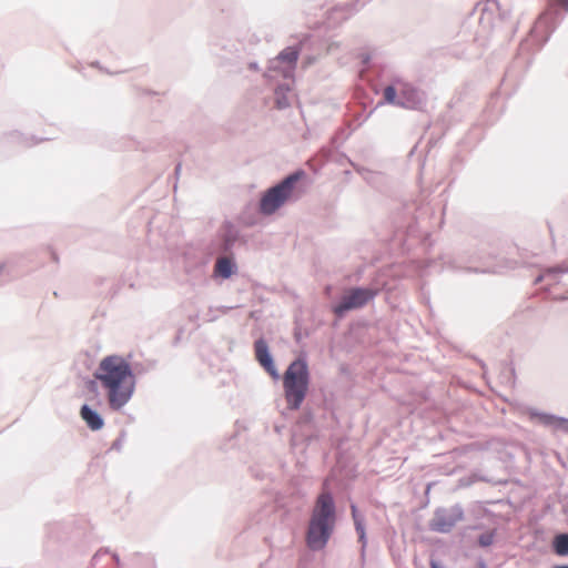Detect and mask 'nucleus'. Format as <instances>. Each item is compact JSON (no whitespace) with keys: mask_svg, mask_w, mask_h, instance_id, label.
I'll use <instances>...</instances> for the list:
<instances>
[{"mask_svg":"<svg viewBox=\"0 0 568 568\" xmlns=\"http://www.w3.org/2000/svg\"><path fill=\"white\" fill-rule=\"evenodd\" d=\"M493 542H494V534H493V532L481 534V535L478 537V544H479L481 547H488V546H490Z\"/></svg>","mask_w":568,"mask_h":568,"instance_id":"5701e85b","label":"nucleus"},{"mask_svg":"<svg viewBox=\"0 0 568 568\" xmlns=\"http://www.w3.org/2000/svg\"><path fill=\"white\" fill-rule=\"evenodd\" d=\"M7 138L9 141L17 142L18 144L26 145V146L34 144V142H29V139H27L20 132H17V131L9 133L7 135ZM36 143H38V141H36Z\"/></svg>","mask_w":568,"mask_h":568,"instance_id":"4be33fe9","label":"nucleus"},{"mask_svg":"<svg viewBox=\"0 0 568 568\" xmlns=\"http://www.w3.org/2000/svg\"><path fill=\"white\" fill-rule=\"evenodd\" d=\"M384 103L417 110L425 103V93L412 83L395 78L389 85L384 88L383 101L379 104Z\"/></svg>","mask_w":568,"mask_h":568,"instance_id":"20e7f679","label":"nucleus"},{"mask_svg":"<svg viewBox=\"0 0 568 568\" xmlns=\"http://www.w3.org/2000/svg\"><path fill=\"white\" fill-rule=\"evenodd\" d=\"M336 520L335 500L325 481L323 491L316 497L312 508L305 532V542L310 550L320 551L326 547L334 532Z\"/></svg>","mask_w":568,"mask_h":568,"instance_id":"f03ea898","label":"nucleus"},{"mask_svg":"<svg viewBox=\"0 0 568 568\" xmlns=\"http://www.w3.org/2000/svg\"><path fill=\"white\" fill-rule=\"evenodd\" d=\"M255 358L258 364L273 377L278 378V372L273 356L270 352L267 342L261 337L254 342Z\"/></svg>","mask_w":568,"mask_h":568,"instance_id":"9b49d317","label":"nucleus"},{"mask_svg":"<svg viewBox=\"0 0 568 568\" xmlns=\"http://www.w3.org/2000/svg\"><path fill=\"white\" fill-rule=\"evenodd\" d=\"M471 14L477 19L481 28V32L487 33L493 29L497 17H500L504 13L500 12L498 1L485 0L476 3Z\"/></svg>","mask_w":568,"mask_h":568,"instance_id":"1a4fd4ad","label":"nucleus"},{"mask_svg":"<svg viewBox=\"0 0 568 568\" xmlns=\"http://www.w3.org/2000/svg\"><path fill=\"white\" fill-rule=\"evenodd\" d=\"M552 551L559 557H568V532H559L551 541Z\"/></svg>","mask_w":568,"mask_h":568,"instance_id":"aec40b11","label":"nucleus"},{"mask_svg":"<svg viewBox=\"0 0 568 568\" xmlns=\"http://www.w3.org/2000/svg\"><path fill=\"white\" fill-rule=\"evenodd\" d=\"M7 271V262H0V277L6 273Z\"/></svg>","mask_w":568,"mask_h":568,"instance_id":"a878e982","label":"nucleus"},{"mask_svg":"<svg viewBox=\"0 0 568 568\" xmlns=\"http://www.w3.org/2000/svg\"><path fill=\"white\" fill-rule=\"evenodd\" d=\"M297 58L298 51L296 48H285L274 59L270 60L264 77L268 80H275L278 77L284 80H293Z\"/></svg>","mask_w":568,"mask_h":568,"instance_id":"423d86ee","label":"nucleus"},{"mask_svg":"<svg viewBox=\"0 0 568 568\" xmlns=\"http://www.w3.org/2000/svg\"><path fill=\"white\" fill-rule=\"evenodd\" d=\"M529 417L539 424L554 430H560L568 434V418L559 417L548 413H541L536 409H529Z\"/></svg>","mask_w":568,"mask_h":568,"instance_id":"f8f14e48","label":"nucleus"},{"mask_svg":"<svg viewBox=\"0 0 568 568\" xmlns=\"http://www.w3.org/2000/svg\"><path fill=\"white\" fill-rule=\"evenodd\" d=\"M98 381L99 379L95 378L85 381V389L94 396H98L99 394Z\"/></svg>","mask_w":568,"mask_h":568,"instance_id":"b1692460","label":"nucleus"},{"mask_svg":"<svg viewBox=\"0 0 568 568\" xmlns=\"http://www.w3.org/2000/svg\"><path fill=\"white\" fill-rule=\"evenodd\" d=\"M565 274H568V261L545 268L541 274L536 277L535 283L538 284L546 281L549 286H552L561 283V276Z\"/></svg>","mask_w":568,"mask_h":568,"instance_id":"ddd939ff","label":"nucleus"},{"mask_svg":"<svg viewBox=\"0 0 568 568\" xmlns=\"http://www.w3.org/2000/svg\"><path fill=\"white\" fill-rule=\"evenodd\" d=\"M112 558L114 559V561L119 565L120 564V558L116 554H112Z\"/></svg>","mask_w":568,"mask_h":568,"instance_id":"7c9ffc66","label":"nucleus"},{"mask_svg":"<svg viewBox=\"0 0 568 568\" xmlns=\"http://www.w3.org/2000/svg\"><path fill=\"white\" fill-rule=\"evenodd\" d=\"M430 568H444V567L439 561L430 560Z\"/></svg>","mask_w":568,"mask_h":568,"instance_id":"cd10ccee","label":"nucleus"},{"mask_svg":"<svg viewBox=\"0 0 568 568\" xmlns=\"http://www.w3.org/2000/svg\"><path fill=\"white\" fill-rule=\"evenodd\" d=\"M377 292L368 287H355L347 292L341 302L333 307L337 316H343L352 310L365 306L369 301L376 296Z\"/></svg>","mask_w":568,"mask_h":568,"instance_id":"0eeeda50","label":"nucleus"},{"mask_svg":"<svg viewBox=\"0 0 568 568\" xmlns=\"http://www.w3.org/2000/svg\"><path fill=\"white\" fill-rule=\"evenodd\" d=\"M181 170V164H178L176 168H175V172L179 173Z\"/></svg>","mask_w":568,"mask_h":568,"instance_id":"473e14b6","label":"nucleus"},{"mask_svg":"<svg viewBox=\"0 0 568 568\" xmlns=\"http://www.w3.org/2000/svg\"><path fill=\"white\" fill-rule=\"evenodd\" d=\"M237 239L239 232L232 225H227L222 234V242L220 246L221 251L223 253H229L233 248Z\"/></svg>","mask_w":568,"mask_h":568,"instance_id":"6ab92c4d","label":"nucleus"},{"mask_svg":"<svg viewBox=\"0 0 568 568\" xmlns=\"http://www.w3.org/2000/svg\"><path fill=\"white\" fill-rule=\"evenodd\" d=\"M351 510H352V517H353L354 525H355V530L358 535V541L362 544L361 557H362V559H364L365 548H366V544H367L364 517L357 511V508L355 505L351 506Z\"/></svg>","mask_w":568,"mask_h":568,"instance_id":"a211bd4d","label":"nucleus"},{"mask_svg":"<svg viewBox=\"0 0 568 568\" xmlns=\"http://www.w3.org/2000/svg\"><path fill=\"white\" fill-rule=\"evenodd\" d=\"M353 4L345 3L339 7L333 8L328 13V20L331 23H337L341 20L347 19L353 13Z\"/></svg>","mask_w":568,"mask_h":568,"instance_id":"412c9836","label":"nucleus"},{"mask_svg":"<svg viewBox=\"0 0 568 568\" xmlns=\"http://www.w3.org/2000/svg\"><path fill=\"white\" fill-rule=\"evenodd\" d=\"M556 300H566V296H555Z\"/></svg>","mask_w":568,"mask_h":568,"instance_id":"72a5a7b5","label":"nucleus"},{"mask_svg":"<svg viewBox=\"0 0 568 568\" xmlns=\"http://www.w3.org/2000/svg\"><path fill=\"white\" fill-rule=\"evenodd\" d=\"M304 174L302 170L295 171L284 178L280 183L267 189L260 200V212L264 215L275 213L291 197L296 182L300 181Z\"/></svg>","mask_w":568,"mask_h":568,"instance_id":"39448f33","label":"nucleus"},{"mask_svg":"<svg viewBox=\"0 0 568 568\" xmlns=\"http://www.w3.org/2000/svg\"><path fill=\"white\" fill-rule=\"evenodd\" d=\"M476 568H487V564L485 562V560L479 559L476 564Z\"/></svg>","mask_w":568,"mask_h":568,"instance_id":"c85d7f7f","label":"nucleus"},{"mask_svg":"<svg viewBox=\"0 0 568 568\" xmlns=\"http://www.w3.org/2000/svg\"><path fill=\"white\" fill-rule=\"evenodd\" d=\"M477 261L483 263V267L468 268L469 271H474L476 273H498L504 268L501 262L497 261L495 255L488 254L487 256L478 255Z\"/></svg>","mask_w":568,"mask_h":568,"instance_id":"dca6fc26","label":"nucleus"},{"mask_svg":"<svg viewBox=\"0 0 568 568\" xmlns=\"http://www.w3.org/2000/svg\"><path fill=\"white\" fill-rule=\"evenodd\" d=\"M108 552H109V550H108V549H101V550H99V551L93 556L92 560H93V561H97V560H98V557H99L100 555H102V554H108Z\"/></svg>","mask_w":568,"mask_h":568,"instance_id":"bb28decb","label":"nucleus"},{"mask_svg":"<svg viewBox=\"0 0 568 568\" xmlns=\"http://www.w3.org/2000/svg\"><path fill=\"white\" fill-rule=\"evenodd\" d=\"M237 271V266L232 257L221 256L216 260L214 265V276L223 280L230 278Z\"/></svg>","mask_w":568,"mask_h":568,"instance_id":"4468645a","label":"nucleus"},{"mask_svg":"<svg viewBox=\"0 0 568 568\" xmlns=\"http://www.w3.org/2000/svg\"><path fill=\"white\" fill-rule=\"evenodd\" d=\"M123 444H124V436L122 435L113 442L111 449L120 450Z\"/></svg>","mask_w":568,"mask_h":568,"instance_id":"393cba45","label":"nucleus"},{"mask_svg":"<svg viewBox=\"0 0 568 568\" xmlns=\"http://www.w3.org/2000/svg\"><path fill=\"white\" fill-rule=\"evenodd\" d=\"M293 80H284L283 83H278L274 89L275 104L277 109L283 110L290 106L291 100L288 93L291 92V84Z\"/></svg>","mask_w":568,"mask_h":568,"instance_id":"f3484780","label":"nucleus"},{"mask_svg":"<svg viewBox=\"0 0 568 568\" xmlns=\"http://www.w3.org/2000/svg\"><path fill=\"white\" fill-rule=\"evenodd\" d=\"M94 377L106 389L108 403L112 410L122 409L134 393L133 371L130 364L120 356L104 357L94 372Z\"/></svg>","mask_w":568,"mask_h":568,"instance_id":"f257e3e1","label":"nucleus"},{"mask_svg":"<svg viewBox=\"0 0 568 568\" xmlns=\"http://www.w3.org/2000/svg\"><path fill=\"white\" fill-rule=\"evenodd\" d=\"M248 69L253 70V71H257L258 70V64L256 62H250L248 63Z\"/></svg>","mask_w":568,"mask_h":568,"instance_id":"c756f323","label":"nucleus"},{"mask_svg":"<svg viewBox=\"0 0 568 568\" xmlns=\"http://www.w3.org/2000/svg\"><path fill=\"white\" fill-rule=\"evenodd\" d=\"M80 416L92 430H100L104 425L102 416L88 404L82 405Z\"/></svg>","mask_w":568,"mask_h":568,"instance_id":"2eb2a0df","label":"nucleus"},{"mask_svg":"<svg viewBox=\"0 0 568 568\" xmlns=\"http://www.w3.org/2000/svg\"><path fill=\"white\" fill-rule=\"evenodd\" d=\"M310 385V371L304 357H297L283 376L284 394L290 409L296 410L305 399Z\"/></svg>","mask_w":568,"mask_h":568,"instance_id":"7ed1b4c3","label":"nucleus"},{"mask_svg":"<svg viewBox=\"0 0 568 568\" xmlns=\"http://www.w3.org/2000/svg\"><path fill=\"white\" fill-rule=\"evenodd\" d=\"M464 518V509L460 505L437 508L430 519L429 527L432 530L446 534L449 532L457 523Z\"/></svg>","mask_w":568,"mask_h":568,"instance_id":"6e6552de","label":"nucleus"},{"mask_svg":"<svg viewBox=\"0 0 568 568\" xmlns=\"http://www.w3.org/2000/svg\"><path fill=\"white\" fill-rule=\"evenodd\" d=\"M558 8L564 9L568 13V0H549L548 9L540 14L538 21L531 30V36H536L539 31L552 32L559 23Z\"/></svg>","mask_w":568,"mask_h":568,"instance_id":"9d476101","label":"nucleus"},{"mask_svg":"<svg viewBox=\"0 0 568 568\" xmlns=\"http://www.w3.org/2000/svg\"><path fill=\"white\" fill-rule=\"evenodd\" d=\"M552 568H568V565H558V566H555Z\"/></svg>","mask_w":568,"mask_h":568,"instance_id":"2f4dec72","label":"nucleus"}]
</instances>
